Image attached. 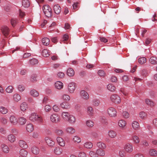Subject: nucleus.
Returning a JSON list of instances; mask_svg holds the SVG:
<instances>
[{
    "label": "nucleus",
    "mask_w": 157,
    "mask_h": 157,
    "mask_svg": "<svg viewBox=\"0 0 157 157\" xmlns=\"http://www.w3.org/2000/svg\"><path fill=\"white\" fill-rule=\"evenodd\" d=\"M61 117L63 120L68 121L71 124H74L76 122L75 117L68 112H63L61 114Z\"/></svg>",
    "instance_id": "f257e3e1"
},
{
    "label": "nucleus",
    "mask_w": 157,
    "mask_h": 157,
    "mask_svg": "<svg viewBox=\"0 0 157 157\" xmlns=\"http://www.w3.org/2000/svg\"><path fill=\"white\" fill-rule=\"evenodd\" d=\"M43 10L45 15L47 17H50L52 15V10L48 5H45L43 7Z\"/></svg>",
    "instance_id": "f03ea898"
},
{
    "label": "nucleus",
    "mask_w": 157,
    "mask_h": 157,
    "mask_svg": "<svg viewBox=\"0 0 157 157\" xmlns=\"http://www.w3.org/2000/svg\"><path fill=\"white\" fill-rule=\"evenodd\" d=\"M50 120L53 123H57L60 122L61 119L59 115L54 113L50 116Z\"/></svg>",
    "instance_id": "7ed1b4c3"
},
{
    "label": "nucleus",
    "mask_w": 157,
    "mask_h": 157,
    "mask_svg": "<svg viewBox=\"0 0 157 157\" xmlns=\"http://www.w3.org/2000/svg\"><path fill=\"white\" fill-rule=\"evenodd\" d=\"M111 101L113 102L118 104L121 103V98L117 94H112L110 97Z\"/></svg>",
    "instance_id": "20e7f679"
},
{
    "label": "nucleus",
    "mask_w": 157,
    "mask_h": 157,
    "mask_svg": "<svg viewBox=\"0 0 157 157\" xmlns=\"http://www.w3.org/2000/svg\"><path fill=\"white\" fill-rule=\"evenodd\" d=\"M107 113L111 117H115L117 116V112L116 109L113 107H110L107 109Z\"/></svg>",
    "instance_id": "39448f33"
},
{
    "label": "nucleus",
    "mask_w": 157,
    "mask_h": 157,
    "mask_svg": "<svg viewBox=\"0 0 157 157\" xmlns=\"http://www.w3.org/2000/svg\"><path fill=\"white\" fill-rule=\"evenodd\" d=\"M79 95L80 97L85 100H88L90 98L88 93L86 91L82 90L80 91Z\"/></svg>",
    "instance_id": "423d86ee"
},
{
    "label": "nucleus",
    "mask_w": 157,
    "mask_h": 157,
    "mask_svg": "<svg viewBox=\"0 0 157 157\" xmlns=\"http://www.w3.org/2000/svg\"><path fill=\"white\" fill-rule=\"evenodd\" d=\"M9 121L11 124L15 125L17 124L18 120L17 117L14 115H11L9 117Z\"/></svg>",
    "instance_id": "0eeeda50"
},
{
    "label": "nucleus",
    "mask_w": 157,
    "mask_h": 157,
    "mask_svg": "<svg viewBox=\"0 0 157 157\" xmlns=\"http://www.w3.org/2000/svg\"><path fill=\"white\" fill-rule=\"evenodd\" d=\"M45 140L49 146L52 147L54 146L55 142L51 138L48 137H45Z\"/></svg>",
    "instance_id": "6e6552de"
},
{
    "label": "nucleus",
    "mask_w": 157,
    "mask_h": 157,
    "mask_svg": "<svg viewBox=\"0 0 157 157\" xmlns=\"http://www.w3.org/2000/svg\"><path fill=\"white\" fill-rule=\"evenodd\" d=\"M76 87V84L74 82H71L69 83L68 85V89L69 92L70 93H73L74 92Z\"/></svg>",
    "instance_id": "1a4fd4ad"
},
{
    "label": "nucleus",
    "mask_w": 157,
    "mask_h": 157,
    "mask_svg": "<svg viewBox=\"0 0 157 157\" xmlns=\"http://www.w3.org/2000/svg\"><path fill=\"white\" fill-rule=\"evenodd\" d=\"M1 30L3 35L6 37L9 33L10 30L9 28L6 26H3L1 28Z\"/></svg>",
    "instance_id": "9d476101"
},
{
    "label": "nucleus",
    "mask_w": 157,
    "mask_h": 157,
    "mask_svg": "<svg viewBox=\"0 0 157 157\" xmlns=\"http://www.w3.org/2000/svg\"><path fill=\"white\" fill-rule=\"evenodd\" d=\"M124 149L125 151L128 153L131 152L133 149V146L132 144L127 143L124 146Z\"/></svg>",
    "instance_id": "9b49d317"
},
{
    "label": "nucleus",
    "mask_w": 157,
    "mask_h": 157,
    "mask_svg": "<svg viewBox=\"0 0 157 157\" xmlns=\"http://www.w3.org/2000/svg\"><path fill=\"white\" fill-rule=\"evenodd\" d=\"M60 106L63 109H68L71 107V105L69 102L64 101L61 103Z\"/></svg>",
    "instance_id": "f8f14e48"
},
{
    "label": "nucleus",
    "mask_w": 157,
    "mask_h": 157,
    "mask_svg": "<svg viewBox=\"0 0 157 157\" xmlns=\"http://www.w3.org/2000/svg\"><path fill=\"white\" fill-rule=\"evenodd\" d=\"M56 140L58 144L61 146L63 147L65 144V142L64 140L60 137L56 138Z\"/></svg>",
    "instance_id": "ddd939ff"
},
{
    "label": "nucleus",
    "mask_w": 157,
    "mask_h": 157,
    "mask_svg": "<svg viewBox=\"0 0 157 157\" xmlns=\"http://www.w3.org/2000/svg\"><path fill=\"white\" fill-rule=\"evenodd\" d=\"M63 152V149L59 147H55L54 149V154L57 155H61Z\"/></svg>",
    "instance_id": "4468645a"
},
{
    "label": "nucleus",
    "mask_w": 157,
    "mask_h": 157,
    "mask_svg": "<svg viewBox=\"0 0 157 157\" xmlns=\"http://www.w3.org/2000/svg\"><path fill=\"white\" fill-rule=\"evenodd\" d=\"M18 144L20 147L24 149H26L28 147L26 143L23 140H19L18 142Z\"/></svg>",
    "instance_id": "2eb2a0df"
},
{
    "label": "nucleus",
    "mask_w": 157,
    "mask_h": 157,
    "mask_svg": "<svg viewBox=\"0 0 157 157\" xmlns=\"http://www.w3.org/2000/svg\"><path fill=\"white\" fill-rule=\"evenodd\" d=\"M66 131L68 133L70 134H73L75 133L76 130L74 128L72 127H67L66 129Z\"/></svg>",
    "instance_id": "dca6fc26"
},
{
    "label": "nucleus",
    "mask_w": 157,
    "mask_h": 157,
    "mask_svg": "<svg viewBox=\"0 0 157 157\" xmlns=\"http://www.w3.org/2000/svg\"><path fill=\"white\" fill-rule=\"evenodd\" d=\"M126 124V121L123 120H120L118 122V125L122 129L125 128Z\"/></svg>",
    "instance_id": "f3484780"
},
{
    "label": "nucleus",
    "mask_w": 157,
    "mask_h": 157,
    "mask_svg": "<svg viewBox=\"0 0 157 157\" xmlns=\"http://www.w3.org/2000/svg\"><path fill=\"white\" fill-rule=\"evenodd\" d=\"M56 88L57 89L60 90L63 87V84L60 81H57L55 84Z\"/></svg>",
    "instance_id": "a211bd4d"
},
{
    "label": "nucleus",
    "mask_w": 157,
    "mask_h": 157,
    "mask_svg": "<svg viewBox=\"0 0 157 157\" xmlns=\"http://www.w3.org/2000/svg\"><path fill=\"white\" fill-rule=\"evenodd\" d=\"M54 133L56 135L59 136H61L64 134L63 131L62 129L58 128L54 130Z\"/></svg>",
    "instance_id": "6ab92c4d"
},
{
    "label": "nucleus",
    "mask_w": 157,
    "mask_h": 157,
    "mask_svg": "<svg viewBox=\"0 0 157 157\" xmlns=\"http://www.w3.org/2000/svg\"><path fill=\"white\" fill-rule=\"evenodd\" d=\"M72 140L75 144H79L81 141V138L78 136H74L72 138Z\"/></svg>",
    "instance_id": "aec40b11"
},
{
    "label": "nucleus",
    "mask_w": 157,
    "mask_h": 157,
    "mask_svg": "<svg viewBox=\"0 0 157 157\" xmlns=\"http://www.w3.org/2000/svg\"><path fill=\"white\" fill-rule=\"evenodd\" d=\"M31 151L33 154L36 155L39 153L40 150L36 146H33L31 148Z\"/></svg>",
    "instance_id": "412c9836"
},
{
    "label": "nucleus",
    "mask_w": 157,
    "mask_h": 157,
    "mask_svg": "<svg viewBox=\"0 0 157 157\" xmlns=\"http://www.w3.org/2000/svg\"><path fill=\"white\" fill-rule=\"evenodd\" d=\"M132 127L135 130L139 129L140 127L139 123L136 121H133L132 123Z\"/></svg>",
    "instance_id": "4be33fe9"
},
{
    "label": "nucleus",
    "mask_w": 157,
    "mask_h": 157,
    "mask_svg": "<svg viewBox=\"0 0 157 157\" xmlns=\"http://www.w3.org/2000/svg\"><path fill=\"white\" fill-rule=\"evenodd\" d=\"M108 135L110 138H114L117 136L116 132L113 130H110L108 132Z\"/></svg>",
    "instance_id": "5701e85b"
},
{
    "label": "nucleus",
    "mask_w": 157,
    "mask_h": 157,
    "mask_svg": "<svg viewBox=\"0 0 157 157\" xmlns=\"http://www.w3.org/2000/svg\"><path fill=\"white\" fill-rule=\"evenodd\" d=\"M28 154V151L24 149H21L19 151V154L21 157H26Z\"/></svg>",
    "instance_id": "b1692460"
},
{
    "label": "nucleus",
    "mask_w": 157,
    "mask_h": 157,
    "mask_svg": "<svg viewBox=\"0 0 157 157\" xmlns=\"http://www.w3.org/2000/svg\"><path fill=\"white\" fill-rule=\"evenodd\" d=\"M1 147L3 152L5 153H8L9 151V148L8 146L5 144H2L1 145Z\"/></svg>",
    "instance_id": "393cba45"
},
{
    "label": "nucleus",
    "mask_w": 157,
    "mask_h": 157,
    "mask_svg": "<svg viewBox=\"0 0 157 157\" xmlns=\"http://www.w3.org/2000/svg\"><path fill=\"white\" fill-rule=\"evenodd\" d=\"M54 10L55 13L56 14H58L61 12V8L59 5H57L54 6Z\"/></svg>",
    "instance_id": "a878e982"
},
{
    "label": "nucleus",
    "mask_w": 157,
    "mask_h": 157,
    "mask_svg": "<svg viewBox=\"0 0 157 157\" xmlns=\"http://www.w3.org/2000/svg\"><path fill=\"white\" fill-rule=\"evenodd\" d=\"M26 129L29 132H31L34 130L33 125L31 123L27 124L26 125Z\"/></svg>",
    "instance_id": "bb28decb"
},
{
    "label": "nucleus",
    "mask_w": 157,
    "mask_h": 157,
    "mask_svg": "<svg viewBox=\"0 0 157 157\" xmlns=\"http://www.w3.org/2000/svg\"><path fill=\"white\" fill-rule=\"evenodd\" d=\"M96 152L98 157V156H104L105 154V151L101 149H98L96 150Z\"/></svg>",
    "instance_id": "cd10ccee"
},
{
    "label": "nucleus",
    "mask_w": 157,
    "mask_h": 157,
    "mask_svg": "<svg viewBox=\"0 0 157 157\" xmlns=\"http://www.w3.org/2000/svg\"><path fill=\"white\" fill-rule=\"evenodd\" d=\"M7 138L8 140L11 143H13L16 140V137L12 134L9 135Z\"/></svg>",
    "instance_id": "c85d7f7f"
},
{
    "label": "nucleus",
    "mask_w": 157,
    "mask_h": 157,
    "mask_svg": "<svg viewBox=\"0 0 157 157\" xmlns=\"http://www.w3.org/2000/svg\"><path fill=\"white\" fill-rule=\"evenodd\" d=\"M28 108L27 104L26 102H23L20 105V109L22 111H25Z\"/></svg>",
    "instance_id": "c756f323"
},
{
    "label": "nucleus",
    "mask_w": 157,
    "mask_h": 157,
    "mask_svg": "<svg viewBox=\"0 0 157 157\" xmlns=\"http://www.w3.org/2000/svg\"><path fill=\"white\" fill-rule=\"evenodd\" d=\"M97 146L101 149H105L106 148V145L101 142H99L97 144Z\"/></svg>",
    "instance_id": "7c9ffc66"
},
{
    "label": "nucleus",
    "mask_w": 157,
    "mask_h": 157,
    "mask_svg": "<svg viewBox=\"0 0 157 157\" xmlns=\"http://www.w3.org/2000/svg\"><path fill=\"white\" fill-rule=\"evenodd\" d=\"M149 154L152 156H156L157 155V151L155 149H151L149 151Z\"/></svg>",
    "instance_id": "2f4dec72"
},
{
    "label": "nucleus",
    "mask_w": 157,
    "mask_h": 157,
    "mask_svg": "<svg viewBox=\"0 0 157 157\" xmlns=\"http://www.w3.org/2000/svg\"><path fill=\"white\" fill-rule=\"evenodd\" d=\"M87 110L88 115L90 116L93 115L94 110L92 107L89 106L87 108Z\"/></svg>",
    "instance_id": "473e14b6"
},
{
    "label": "nucleus",
    "mask_w": 157,
    "mask_h": 157,
    "mask_svg": "<svg viewBox=\"0 0 157 157\" xmlns=\"http://www.w3.org/2000/svg\"><path fill=\"white\" fill-rule=\"evenodd\" d=\"M13 100L14 101L17 102L21 99V97L18 94H16L13 95Z\"/></svg>",
    "instance_id": "72a5a7b5"
},
{
    "label": "nucleus",
    "mask_w": 157,
    "mask_h": 157,
    "mask_svg": "<svg viewBox=\"0 0 157 157\" xmlns=\"http://www.w3.org/2000/svg\"><path fill=\"white\" fill-rule=\"evenodd\" d=\"M37 116V115L35 113H33L30 115L29 119L32 121H36Z\"/></svg>",
    "instance_id": "f704fd0d"
},
{
    "label": "nucleus",
    "mask_w": 157,
    "mask_h": 157,
    "mask_svg": "<svg viewBox=\"0 0 157 157\" xmlns=\"http://www.w3.org/2000/svg\"><path fill=\"white\" fill-rule=\"evenodd\" d=\"M107 89L110 91H114L116 89L115 86L111 83L109 84L107 86Z\"/></svg>",
    "instance_id": "c9c22d12"
},
{
    "label": "nucleus",
    "mask_w": 157,
    "mask_h": 157,
    "mask_svg": "<svg viewBox=\"0 0 157 157\" xmlns=\"http://www.w3.org/2000/svg\"><path fill=\"white\" fill-rule=\"evenodd\" d=\"M67 74L69 76H72L75 74V72L72 68H70L67 71Z\"/></svg>",
    "instance_id": "e433bc0d"
},
{
    "label": "nucleus",
    "mask_w": 157,
    "mask_h": 157,
    "mask_svg": "<svg viewBox=\"0 0 157 157\" xmlns=\"http://www.w3.org/2000/svg\"><path fill=\"white\" fill-rule=\"evenodd\" d=\"M93 146V144L91 142H86L84 144V147L88 149H91Z\"/></svg>",
    "instance_id": "4c0bfd02"
},
{
    "label": "nucleus",
    "mask_w": 157,
    "mask_h": 157,
    "mask_svg": "<svg viewBox=\"0 0 157 157\" xmlns=\"http://www.w3.org/2000/svg\"><path fill=\"white\" fill-rule=\"evenodd\" d=\"M145 101L146 104L149 106H153L155 105L154 102L150 99H146Z\"/></svg>",
    "instance_id": "58836bf2"
},
{
    "label": "nucleus",
    "mask_w": 157,
    "mask_h": 157,
    "mask_svg": "<svg viewBox=\"0 0 157 157\" xmlns=\"http://www.w3.org/2000/svg\"><path fill=\"white\" fill-rule=\"evenodd\" d=\"M30 94L33 97H37L39 95V92L35 90H31Z\"/></svg>",
    "instance_id": "ea45409f"
},
{
    "label": "nucleus",
    "mask_w": 157,
    "mask_h": 157,
    "mask_svg": "<svg viewBox=\"0 0 157 157\" xmlns=\"http://www.w3.org/2000/svg\"><path fill=\"white\" fill-rule=\"evenodd\" d=\"M18 121L19 124L21 125H23L26 123V120L24 117H21L19 118Z\"/></svg>",
    "instance_id": "a19ab883"
},
{
    "label": "nucleus",
    "mask_w": 157,
    "mask_h": 157,
    "mask_svg": "<svg viewBox=\"0 0 157 157\" xmlns=\"http://www.w3.org/2000/svg\"><path fill=\"white\" fill-rule=\"evenodd\" d=\"M42 42L44 45H48L50 42V40L47 37H44L42 39Z\"/></svg>",
    "instance_id": "79ce46f5"
},
{
    "label": "nucleus",
    "mask_w": 157,
    "mask_h": 157,
    "mask_svg": "<svg viewBox=\"0 0 157 157\" xmlns=\"http://www.w3.org/2000/svg\"><path fill=\"white\" fill-rule=\"evenodd\" d=\"M30 3L28 0H23L22 5L25 8L28 7L30 6Z\"/></svg>",
    "instance_id": "37998d69"
},
{
    "label": "nucleus",
    "mask_w": 157,
    "mask_h": 157,
    "mask_svg": "<svg viewBox=\"0 0 157 157\" xmlns=\"http://www.w3.org/2000/svg\"><path fill=\"white\" fill-rule=\"evenodd\" d=\"M8 112V109L3 106H1L0 108V112L3 114H6Z\"/></svg>",
    "instance_id": "c03bdc74"
},
{
    "label": "nucleus",
    "mask_w": 157,
    "mask_h": 157,
    "mask_svg": "<svg viewBox=\"0 0 157 157\" xmlns=\"http://www.w3.org/2000/svg\"><path fill=\"white\" fill-rule=\"evenodd\" d=\"M100 103V100L98 99H94L92 101V104L95 106H98Z\"/></svg>",
    "instance_id": "a18cd8bd"
},
{
    "label": "nucleus",
    "mask_w": 157,
    "mask_h": 157,
    "mask_svg": "<svg viewBox=\"0 0 157 157\" xmlns=\"http://www.w3.org/2000/svg\"><path fill=\"white\" fill-rule=\"evenodd\" d=\"M138 61L139 63L142 64L146 63L147 59L144 57H142L138 59Z\"/></svg>",
    "instance_id": "49530a36"
},
{
    "label": "nucleus",
    "mask_w": 157,
    "mask_h": 157,
    "mask_svg": "<svg viewBox=\"0 0 157 157\" xmlns=\"http://www.w3.org/2000/svg\"><path fill=\"white\" fill-rule=\"evenodd\" d=\"M86 124L88 127H92L94 126V123L92 120H88L86 121Z\"/></svg>",
    "instance_id": "de8ad7c7"
},
{
    "label": "nucleus",
    "mask_w": 157,
    "mask_h": 157,
    "mask_svg": "<svg viewBox=\"0 0 157 157\" xmlns=\"http://www.w3.org/2000/svg\"><path fill=\"white\" fill-rule=\"evenodd\" d=\"M70 96L67 94L63 95L61 97L62 99L66 101H69L70 100Z\"/></svg>",
    "instance_id": "09e8293b"
},
{
    "label": "nucleus",
    "mask_w": 157,
    "mask_h": 157,
    "mask_svg": "<svg viewBox=\"0 0 157 157\" xmlns=\"http://www.w3.org/2000/svg\"><path fill=\"white\" fill-rule=\"evenodd\" d=\"M139 117L140 118L142 119H145L147 116V113L144 112H141L139 114Z\"/></svg>",
    "instance_id": "8fccbe9b"
},
{
    "label": "nucleus",
    "mask_w": 157,
    "mask_h": 157,
    "mask_svg": "<svg viewBox=\"0 0 157 157\" xmlns=\"http://www.w3.org/2000/svg\"><path fill=\"white\" fill-rule=\"evenodd\" d=\"M132 140L136 144H138L140 142V139L137 136L134 135L132 136Z\"/></svg>",
    "instance_id": "3c124183"
},
{
    "label": "nucleus",
    "mask_w": 157,
    "mask_h": 157,
    "mask_svg": "<svg viewBox=\"0 0 157 157\" xmlns=\"http://www.w3.org/2000/svg\"><path fill=\"white\" fill-rule=\"evenodd\" d=\"M42 55L44 57H48L50 55V52L47 49H44L42 52Z\"/></svg>",
    "instance_id": "603ef678"
},
{
    "label": "nucleus",
    "mask_w": 157,
    "mask_h": 157,
    "mask_svg": "<svg viewBox=\"0 0 157 157\" xmlns=\"http://www.w3.org/2000/svg\"><path fill=\"white\" fill-rule=\"evenodd\" d=\"M150 62L153 64H155L157 63V58L155 57H151L150 59Z\"/></svg>",
    "instance_id": "864d4df0"
},
{
    "label": "nucleus",
    "mask_w": 157,
    "mask_h": 157,
    "mask_svg": "<svg viewBox=\"0 0 157 157\" xmlns=\"http://www.w3.org/2000/svg\"><path fill=\"white\" fill-rule=\"evenodd\" d=\"M89 155L91 157H98L96 151H91L89 152Z\"/></svg>",
    "instance_id": "5fc2aeb1"
},
{
    "label": "nucleus",
    "mask_w": 157,
    "mask_h": 157,
    "mask_svg": "<svg viewBox=\"0 0 157 157\" xmlns=\"http://www.w3.org/2000/svg\"><path fill=\"white\" fill-rule=\"evenodd\" d=\"M0 121L2 124H7L8 120L5 117H2L0 118Z\"/></svg>",
    "instance_id": "6e6d98bb"
},
{
    "label": "nucleus",
    "mask_w": 157,
    "mask_h": 157,
    "mask_svg": "<svg viewBox=\"0 0 157 157\" xmlns=\"http://www.w3.org/2000/svg\"><path fill=\"white\" fill-rule=\"evenodd\" d=\"M29 62L31 65H33L37 64L38 61L37 59H33L30 60Z\"/></svg>",
    "instance_id": "4d7b16f0"
},
{
    "label": "nucleus",
    "mask_w": 157,
    "mask_h": 157,
    "mask_svg": "<svg viewBox=\"0 0 157 157\" xmlns=\"http://www.w3.org/2000/svg\"><path fill=\"white\" fill-rule=\"evenodd\" d=\"M13 87L11 86H9L6 90V92L8 93H12L13 90Z\"/></svg>",
    "instance_id": "13d9d810"
},
{
    "label": "nucleus",
    "mask_w": 157,
    "mask_h": 157,
    "mask_svg": "<svg viewBox=\"0 0 157 157\" xmlns=\"http://www.w3.org/2000/svg\"><path fill=\"white\" fill-rule=\"evenodd\" d=\"M52 109L51 107L48 105H45L44 108V110L46 112H50Z\"/></svg>",
    "instance_id": "bf43d9fd"
},
{
    "label": "nucleus",
    "mask_w": 157,
    "mask_h": 157,
    "mask_svg": "<svg viewBox=\"0 0 157 157\" xmlns=\"http://www.w3.org/2000/svg\"><path fill=\"white\" fill-rule=\"evenodd\" d=\"M98 74L101 77H104L105 75V73L104 71L102 70H99L98 71Z\"/></svg>",
    "instance_id": "052dcab7"
},
{
    "label": "nucleus",
    "mask_w": 157,
    "mask_h": 157,
    "mask_svg": "<svg viewBox=\"0 0 157 157\" xmlns=\"http://www.w3.org/2000/svg\"><path fill=\"white\" fill-rule=\"evenodd\" d=\"M17 88L19 91L22 92L25 90V87L23 85H19L18 86Z\"/></svg>",
    "instance_id": "680f3d73"
},
{
    "label": "nucleus",
    "mask_w": 157,
    "mask_h": 157,
    "mask_svg": "<svg viewBox=\"0 0 157 157\" xmlns=\"http://www.w3.org/2000/svg\"><path fill=\"white\" fill-rule=\"evenodd\" d=\"M17 22V20L16 19H13L11 21V24L13 27H14L16 25Z\"/></svg>",
    "instance_id": "e2e57ef3"
},
{
    "label": "nucleus",
    "mask_w": 157,
    "mask_h": 157,
    "mask_svg": "<svg viewBox=\"0 0 157 157\" xmlns=\"http://www.w3.org/2000/svg\"><path fill=\"white\" fill-rule=\"evenodd\" d=\"M122 115L124 118H127L129 117V114L128 112L127 111H124L123 112Z\"/></svg>",
    "instance_id": "0e129e2a"
},
{
    "label": "nucleus",
    "mask_w": 157,
    "mask_h": 157,
    "mask_svg": "<svg viewBox=\"0 0 157 157\" xmlns=\"http://www.w3.org/2000/svg\"><path fill=\"white\" fill-rule=\"evenodd\" d=\"M110 80L111 82H116L117 81V79L116 77L112 76L111 77Z\"/></svg>",
    "instance_id": "69168bd1"
},
{
    "label": "nucleus",
    "mask_w": 157,
    "mask_h": 157,
    "mask_svg": "<svg viewBox=\"0 0 157 157\" xmlns=\"http://www.w3.org/2000/svg\"><path fill=\"white\" fill-rule=\"evenodd\" d=\"M43 120L42 117H41L37 115L36 121H37L39 123H41L43 122Z\"/></svg>",
    "instance_id": "338daca9"
},
{
    "label": "nucleus",
    "mask_w": 157,
    "mask_h": 157,
    "mask_svg": "<svg viewBox=\"0 0 157 157\" xmlns=\"http://www.w3.org/2000/svg\"><path fill=\"white\" fill-rule=\"evenodd\" d=\"M78 156V157H86V153L83 152H79Z\"/></svg>",
    "instance_id": "774afa93"
}]
</instances>
